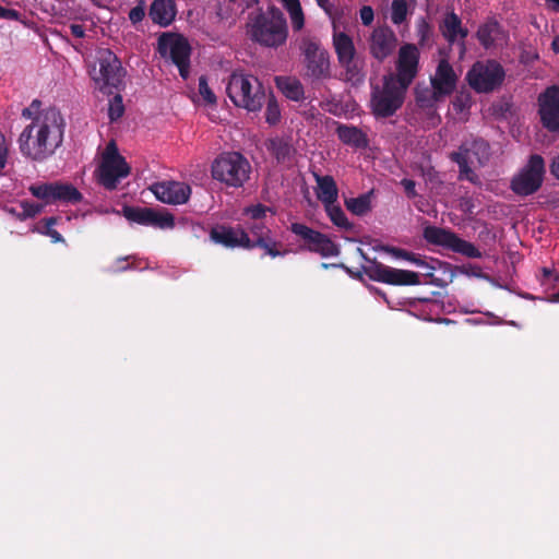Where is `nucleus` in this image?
<instances>
[{"label": "nucleus", "instance_id": "f257e3e1", "mask_svg": "<svg viewBox=\"0 0 559 559\" xmlns=\"http://www.w3.org/2000/svg\"><path fill=\"white\" fill-rule=\"evenodd\" d=\"M40 100L34 99L22 110V117L32 119L19 136V147L23 156L44 162L52 156L63 142L66 121L59 109L48 107L43 110Z\"/></svg>", "mask_w": 559, "mask_h": 559}, {"label": "nucleus", "instance_id": "f03ea898", "mask_svg": "<svg viewBox=\"0 0 559 559\" xmlns=\"http://www.w3.org/2000/svg\"><path fill=\"white\" fill-rule=\"evenodd\" d=\"M287 20L275 5H269L266 10L259 9L255 14H250L246 25L248 38L264 48L277 49L284 46L288 38Z\"/></svg>", "mask_w": 559, "mask_h": 559}, {"label": "nucleus", "instance_id": "7ed1b4c3", "mask_svg": "<svg viewBox=\"0 0 559 559\" xmlns=\"http://www.w3.org/2000/svg\"><path fill=\"white\" fill-rule=\"evenodd\" d=\"M226 93L236 107L252 112L261 110L266 97L261 81L243 71H235L230 74Z\"/></svg>", "mask_w": 559, "mask_h": 559}, {"label": "nucleus", "instance_id": "20e7f679", "mask_svg": "<svg viewBox=\"0 0 559 559\" xmlns=\"http://www.w3.org/2000/svg\"><path fill=\"white\" fill-rule=\"evenodd\" d=\"M250 173L249 160L238 152L223 153L212 164V177L228 187H242Z\"/></svg>", "mask_w": 559, "mask_h": 559}, {"label": "nucleus", "instance_id": "39448f33", "mask_svg": "<svg viewBox=\"0 0 559 559\" xmlns=\"http://www.w3.org/2000/svg\"><path fill=\"white\" fill-rule=\"evenodd\" d=\"M126 70L120 59L108 48L97 51L96 64L91 70L92 79L104 93L111 94L112 88L119 91L123 86Z\"/></svg>", "mask_w": 559, "mask_h": 559}, {"label": "nucleus", "instance_id": "423d86ee", "mask_svg": "<svg viewBox=\"0 0 559 559\" xmlns=\"http://www.w3.org/2000/svg\"><path fill=\"white\" fill-rule=\"evenodd\" d=\"M408 88L397 84L391 76H383L381 87L372 88L370 108L377 119L392 117L403 106Z\"/></svg>", "mask_w": 559, "mask_h": 559}, {"label": "nucleus", "instance_id": "0eeeda50", "mask_svg": "<svg viewBox=\"0 0 559 559\" xmlns=\"http://www.w3.org/2000/svg\"><path fill=\"white\" fill-rule=\"evenodd\" d=\"M130 166L126 158L120 155L117 144L110 141L102 156V162L98 166V182L106 190H115L119 180L126 178L130 174Z\"/></svg>", "mask_w": 559, "mask_h": 559}, {"label": "nucleus", "instance_id": "6e6552de", "mask_svg": "<svg viewBox=\"0 0 559 559\" xmlns=\"http://www.w3.org/2000/svg\"><path fill=\"white\" fill-rule=\"evenodd\" d=\"M544 175V158L538 154H533L526 165L511 179L510 189L519 197L532 195L540 189Z\"/></svg>", "mask_w": 559, "mask_h": 559}, {"label": "nucleus", "instance_id": "1a4fd4ad", "mask_svg": "<svg viewBox=\"0 0 559 559\" xmlns=\"http://www.w3.org/2000/svg\"><path fill=\"white\" fill-rule=\"evenodd\" d=\"M360 252H362L359 249ZM366 265L362 266L364 273L374 282L384 283L393 286H415L420 284L419 275L416 272L401 270L388 266L376 259H370L361 253Z\"/></svg>", "mask_w": 559, "mask_h": 559}, {"label": "nucleus", "instance_id": "9d476101", "mask_svg": "<svg viewBox=\"0 0 559 559\" xmlns=\"http://www.w3.org/2000/svg\"><path fill=\"white\" fill-rule=\"evenodd\" d=\"M159 55L169 59L179 70V74L187 80L190 73L191 47L188 40L180 35L164 33L157 41Z\"/></svg>", "mask_w": 559, "mask_h": 559}, {"label": "nucleus", "instance_id": "9b49d317", "mask_svg": "<svg viewBox=\"0 0 559 559\" xmlns=\"http://www.w3.org/2000/svg\"><path fill=\"white\" fill-rule=\"evenodd\" d=\"M300 50L304 55L307 78L312 81H324L331 78L330 55L319 40L304 38Z\"/></svg>", "mask_w": 559, "mask_h": 559}, {"label": "nucleus", "instance_id": "f8f14e48", "mask_svg": "<svg viewBox=\"0 0 559 559\" xmlns=\"http://www.w3.org/2000/svg\"><path fill=\"white\" fill-rule=\"evenodd\" d=\"M289 230L299 238L301 250L320 254L322 258L336 257L341 250L331 238L302 223H292Z\"/></svg>", "mask_w": 559, "mask_h": 559}, {"label": "nucleus", "instance_id": "ddd939ff", "mask_svg": "<svg viewBox=\"0 0 559 559\" xmlns=\"http://www.w3.org/2000/svg\"><path fill=\"white\" fill-rule=\"evenodd\" d=\"M506 76L503 67L496 60L477 61L467 72V81L478 93H489L499 87Z\"/></svg>", "mask_w": 559, "mask_h": 559}, {"label": "nucleus", "instance_id": "4468645a", "mask_svg": "<svg viewBox=\"0 0 559 559\" xmlns=\"http://www.w3.org/2000/svg\"><path fill=\"white\" fill-rule=\"evenodd\" d=\"M424 239L436 246H442L453 252L467 258L479 259L483 257L478 248L472 242L460 238L455 233L437 226H427L423 231Z\"/></svg>", "mask_w": 559, "mask_h": 559}, {"label": "nucleus", "instance_id": "2eb2a0df", "mask_svg": "<svg viewBox=\"0 0 559 559\" xmlns=\"http://www.w3.org/2000/svg\"><path fill=\"white\" fill-rule=\"evenodd\" d=\"M31 193L44 201L45 204L71 203L76 204L83 199L82 193L69 182H48L33 185L29 187Z\"/></svg>", "mask_w": 559, "mask_h": 559}, {"label": "nucleus", "instance_id": "dca6fc26", "mask_svg": "<svg viewBox=\"0 0 559 559\" xmlns=\"http://www.w3.org/2000/svg\"><path fill=\"white\" fill-rule=\"evenodd\" d=\"M419 49L414 44H404L400 47L396 59L395 74H388L394 82L408 88L419 71Z\"/></svg>", "mask_w": 559, "mask_h": 559}, {"label": "nucleus", "instance_id": "f3484780", "mask_svg": "<svg viewBox=\"0 0 559 559\" xmlns=\"http://www.w3.org/2000/svg\"><path fill=\"white\" fill-rule=\"evenodd\" d=\"M542 126L549 132L559 133V85L546 87L537 97Z\"/></svg>", "mask_w": 559, "mask_h": 559}, {"label": "nucleus", "instance_id": "a211bd4d", "mask_svg": "<svg viewBox=\"0 0 559 559\" xmlns=\"http://www.w3.org/2000/svg\"><path fill=\"white\" fill-rule=\"evenodd\" d=\"M122 213L129 222L143 226H153L160 229L173 228L175 226V219L170 213H162L152 207L124 205Z\"/></svg>", "mask_w": 559, "mask_h": 559}, {"label": "nucleus", "instance_id": "6ab92c4d", "mask_svg": "<svg viewBox=\"0 0 559 559\" xmlns=\"http://www.w3.org/2000/svg\"><path fill=\"white\" fill-rule=\"evenodd\" d=\"M368 44L370 55L379 62H383L394 52L397 37L390 26H378L371 32Z\"/></svg>", "mask_w": 559, "mask_h": 559}, {"label": "nucleus", "instance_id": "aec40b11", "mask_svg": "<svg viewBox=\"0 0 559 559\" xmlns=\"http://www.w3.org/2000/svg\"><path fill=\"white\" fill-rule=\"evenodd\" d=\"M150 189L157 200L167 204H185L191 195L189 185L173 180L155 182Z\"/></svg>", "mask_w": 559, "mask_h": 559}, {"label": "nucleus", "instance_id": "412c9836", "mask_svg": "<svg viewBox=\"0 0 559 559\" xmlns=\"http://www.w3.org/2000/svg\"><path fill=\"white\" fill-rule=\"evenodd\" d=\"M210 239L225 248H243L249 245V234L240 226L231 227L224 224L215 225L210 230Z\"/></svg>", "mask_w": 559, "mask_h": 559}, {"label": "nucleus", "instance_id": "4be33fe9", "mask_svg": "<svg viewBox=\"0 0 559 559\" xmlns=\"http://www.w3.org/2000/svg\"><path fill=\"white\" fill-rule=\"evenodd\" d=\"M439 29L449 45L461 43V53L465 52L464 40L468 36V29L463 26L461 17L454 12H447L439 24Z\"/></svg>", "mask_w": 559, "mask_h": 559}, {"label": "nucleus", "instance_id": "5701e85b", "mask_svg": "<svg viewBox=\"0 0 559 559\" xmlns=\"http://www.w3.org/2000/svg\"><path fill=\"white\" fill-rule=\"evenodd\" d=\"M456 74L448 60L441 59L438 63L435 75L430 79L433 87L443 98L450 96L456 86Z\"/></svg>", "mask_w": 559, "mask_h": 559}, {"label": "nucleus", "instance_id": "b1692460", "mask_svg": "<svg viewBox=\"0 0 559 559\" xmlns=\"http://www.w3.org/2000/svg\"><path fill=\"white\" fill-rule=\"evenodd\" d=\"M455 153L461 154L468 159L473 156L476 158L478 166L484 167L488 164L491 157V147L489 142L485 139L474 138L472 140L464 141Z\"/></svg>", "mask_w": 559, "mask_h": 559}, {"label": "nucleus", "instance_id": "393cba45", "mask_svg": "<svg viewBox=\"0 0 559 559\" xmlns=\"http://www.w3.org/2000/svg\"><path fill=\"white\" fill-rule=\"evenodd\" d=\"M335 133L338 140L356 150H365L369 146V139L366 132L353 124L337 122Z\"/></svg>", "mask_w": 559, "mask_h": 559}, {"label": "nucleus", "instance_id": "a878e982", "mask_svg": "<svg viewBox=\"0 0 559 559\" xmlns=\"http://www.w3.org/2000/svg\"><path fill=\"white\" fill-rule=\"evenodd\" d=\"M265 147L276 159L277 164L290 163L296 154V150L290 141L282 136H275L266 140Z\"/></svg>", "mask_w": 559, "mask_h": 559}, {"label": "nucleus", "instance_id": "bb28decb", "mask_svg": "<svg viewBox=\"0 0 559 559\" xmlns=\"http://www.w3.org/2000/svg\"><path fill=\"white\" fill-rule=\"evenodd\" d=\"M177 13L174 0H154L151 4L148 15L155 24L168 26Z\"/></svg>", "mask_w": 559, "mask_h": 559}, {"label": "nucleus", "instance_id": "cd10ccee", "mask_svg": "<svg viewBox=\"0 0 559 559\" xmlns=\"http://www.w3.org/2000/svg\"><path fill=\"white\" fill-rule=\"evenodd\" d=\"M314 179L318 186L317 198L323 205L335 203L338 197V188L334 178L330 175L321 176L314 174Z\"/></svg>", "mask_w": 559, "mask_h": 559}, {"label": "nucleus", "instance_id": "c85d7f7f", "mask_svg": "<svg viewBox=\"0 0 559 559\" xmlns=\"http://www.w3.org/2000/svg\"><path fill=\"white\" fill-rule=\"evenodd\" d=\"M501 34V25L496 19L490 17L485 23L479 25L476 32V37L479 44L484 48L488 49L495 45L496 40L499 38Z\"/></svg>", "mask_w": 559, "mask_h": 559}, {"label": "nucleus", "instance_id": "c756f323", "mask_svg": "<svg viewBox=\"0 0 559 559\" xmlns=\"http://www.w3.org/2000/svg\"><path fill=\"white\" fill-rule=\"evenodd\" d=\"M333 46L338 62L349 61L356 57V48L349 35L344 32L334 33Z\"/></svg>", "mask_w": 559, "mask_h": 559}, {"label": "nucleus", "instance_id": "7c9ffc66", "mask_svg": "<svg viewBox=\"0 0 559 559\" xmlns=\"http://www.w3.org/2000/svg\"><path fill=\"white\" fill-rule=\"evenodd\" d=\"M276 86L290 100L300 102L304 99L305 91L299 80L290 76H277Z\"/></svg>", "mask_w": 559, "mask_h": 559}, {"label": "nucleus", "instance_id": "2f4dec72", "mask_svg": "<svg viewBox=\"0 0 559 559\" xmlns=\"http://www.w3.org/2000/svg\"><path fill=\"white\" fill-rule=\"evenodd\" d=\"M282 242L275 240L271 234H266L263 238L258 240H251L249 237V245L247 246V250H252L254 248L263 249L265 254L271 258L284 257L287 253V250H281Z\"/></svg>", "mask_w": 559, "mask_h": 559}, {"label": "nucleus", "instance_id": "473e14b6", "mask_svg": "<svg viewBox=\"0 0 559 559\" xmlns=\"http://www.w3.org/2000/svg\"><path fill=\"white\" fill-rule=\"evenodd\" d=\"M443 99L433 87L417 86L415 90L416 105L423 110H433V106Z\"/></svg>", "mask_w": 559, "mask_h": 559}, {"label": "nucleus", "instance_id": "72a5a7b5", "mask_svg": "<svg viewBox=\"0 0 559 559\" xmlns=\"http://www.w3.org/2000/svg\"><path fill=\"white\" fill-rule=\"evenodd\" d=\"M450 159L457 164L459 166V179L460 180H467L473 185L480 186L481 181L479 179V176L472 169L469 163L471 159L462 156L461 154H457L455 152H452L450 154Z\"/></svg>", "mask_w": 559, "mask_h": 559}, {"label": "nucleus", "instance_id": "f704fd0d", "mask_svg": "<svg viewBox=\"0 0 559 559\" xmlns=\"http://www.w3.org/2000/svg\"><path fill=\"white\" fill-rule=\"evenodd\" d=\"M373 190L360 194L357 198L345 199L346 209L356 216H364L371 211V197Z\"/></svg>", "mask_w": 559, "mask_h": 559}, {"label": "nucleus", "instance_id": "c9c22d12", "mask_svg": "<svg viewBox=\"0 0 559 559\" xmlns=\"http://www.w3.org/2000/svg\"><path fill=\"white\" fill-rule=\"evenodd\" d=\"M259 0H224L219 7L218 15L222 19H229L234 15L243 13L247 9L253 7Z\"/></svg>", "mask_w": 559, "mask_h": 559}, {"label": "nucleus", "instance_id": "e433bc0d", "mask_svg": "<svg viewBox=\"0 0 559 559\" xmlns=\"http://www.w3.org/2000/svg\"><path fill=\"white\" fill-rule=\"evenodd\" d=\"M288 12L292 27L295 32H299L305 26V14L299 0H278Z\"/></svg>", "mask_w": 559, "mask_h": 559}, {"label": "nucleus", "instance_id": "4c0bfd02", "mask_svg": "<svg viewBox=\"0 0 559 559\" xmlns=\"http://www.w3.org/2000/svg\"><path fill=\"white\" fill-rule=\"evenodd\" d=\"M324 209L329 218L335 226L345 230H350L353 228V224L348 221L340 205H336L335 203L325 204Z\"/></svg>", "mask_w": 559, "mask_h": 559}, {"label": "nucleus", "instance_id": "58836bf2", "mask_svg": "<svg viewBox=\"0 0 559 559\" xmlns=\"http://www.w3.org/2000/svg\"><path fill=\"white\" fill-rule=\"evenodd\" d=\"M338 63L345 69L347 81L357 83L364 80L365 73L362 72V67L356 57L352 58L349 61Z\"/></svg>", "mask_w": 559, "mask_h": 559}, {"label": "nucleus", "instance_id": "ea45409f", "mask_svg": "<svg viewBox=\"0 0 559 559\" xmlns=\"http://www.w3.org/2000/svg\"><path fill=\"white\" fill-rule=\"evenodd\" d=\"M408 262L417 265V266H420L423 269H429V270H437V269H441V267H444V269H448L450 267V264L449 263H445V262H442L438 259H433V258H430L429 261H427V259L420 254H417V253H414V252H411L409 257H408Z\"/></svg>", "mask_w": 559, "mask_h": 559}, {"label": "nucleus", "instance_id": "a19ab883", "mask_svg": "<svg viewBox=\"0 0 559 559\" xmlns=\"http://www.w3.org/2000/svg\"><path fill=\"white\" fill-rule=\"evenodd\" d=\"M408 13L406 0H393L391 4V21L395 25L405 22Z\"/></svg>", "mask_w": 559, "mask_h": 559}, {"label": "nucleus", "instance_id": "79ce46f5", "mask_svg": "<svg viewBox=\"0 0 559 559\" xmlns=\"http://www.w3.org/2000/svg\"><path fill=\"white\" fill-rule=\"evenodd\" d=\"M265 103H266L265 121L270 126H275L281 120V109L277 104V100L275 99V97L273 95H271L267 100L265 99Z\"/></svg>", "mask_w": 559, "mask_h": 559}, {"label": "nucleus", "instance_id": "37998d69", "mask_svg": "<svg viewBox=\"0 0 559 559\" xmlns=\"http://www.w3.org/2000/svg\"><path fill=\"white\" fill-rule=\"evenodd\" d=\"M124 114V105L122 100V96L120 94H115V96L109 100L108 104V117L110 121H117Z\"/></svg>", "mask_w": 559, "mask_h": 559}, {"label": "nucleus", "instance_id": "c03bdc74", "mask_svg": "<svg viewBox=\"0 0 559 559\" xmlns=\"http://www.w3.org/2000/svg\"><path fill=\"white\" fill-rule=\"evenodd\" d=\"M41 223L44 225L43 234L50 237L52 242H64L61 234L53 229V226L58 223V217H45L41 219Z\"/></svg>", "mask_w": 559, "mask_h": 559}, {"label": "nucleus", "instance_id": "a18cd8bd", "mask_svg": "<svg viewBox=\"0 0 559 559\" xmlns=\"http://www.w3.org/2000/svg\"><path fill=\"white\" fill-rule=\"evenodd\" d=\"M199 93L207 104H215L216 96L207 84V79L204 75L199 78Z\"/></svg>", "mask_w": 559, "mask_h": 559}, {"label": "nucleus", "instance_id": "49530a36", "mask_svg": "<svg viewBox=\"0 0 559 559\" xmlns=\"http://www.w3.org/2000/svg\"><path fill=\"white\" fill-rule=\"evenodd\" d=\"M249 233L252 236L251 240H258L263 238L266 234H271V229L266 227L263 223L255 222L251 224L249 227Z\"/></svg>", "mask_w": 559, "mask_h": 559}, {"label": "nucleus", "instance_id": "de8ad7c7", "mask_svg": "<svg viewBox=\"0 0 559 559\" xmlns=\"http://www.w3.org/2000/svg\"><path fill=\"white\" fill-rule=\"evenodd\" d=\"M21 205H22V209H23V216L24 217H35L37 214H39L43 211V205L41 204H37V203L28 202V201H23L21 203Z\"/></svg>", "mask_w": 559, "mask_h": 559}, {"label": "nucleus", "instance_id": "09e8293b", "mask_svg": "<svg viewBox=\"0 0 559 559\" xmlns=\"http://www.w3.org/2000/svg\"><path fill=\"white\" fill-rule=\"evenodd\" d=\"M145 16V5L144 2L141 1L138 5L132 8L129 12V20L132 24L140 23Z\"/></svg>", "mask_w": 559, "mask_h": 559}, {"label": "nucleus", "instance_id": "8fccbe9b", "mask_svg": "<svg viewBox=\"0 0 559 559\" xmlns=\"http://www.w3.org/2000/svg\"><path fill=\"white\" fill-rule=\"evenodd\" d=\"M267 211H270V209L263 204H257L246 209V213L254 221L264 217Z\"/></svg>", "mask_w": 559, "mask_h": 559}, {"label": "nucleus", "instance_id": "3c124183", "mask_svg": "<svg viewBox=\"0 0 559 559\" xmlns=\"http://www.w3.org/2000/svg\"><path fill=\"white\" fill-rule=\"evenodd\" d=\"M361 23L365 26H369L374 19L373 9L370 5H364L359 11Z\"/></svg>", "mask_w": 559, "mask_h": 559}, {"label": "nucleus", "instance_id": "603ef678", "mask_svg": "<svg viewBox=\"0 0 559 559\" xmlns=\"http://www.w3.org/2000/svg\"><path fill=\"white\" fill-rule=\"evenodd\" d=\"M401 186L409 199H414L418 195L416 191V182L413 179L404 178L401 180Z\"/></svg>", "mask_w": 559, "mask_h": 559}, {"label": "nucleus", "instance_id": "864d4df0", "mask_svg": "<svg viewBox=\"0 0 559 559\" xmlns=\"http://www.w3.org/2000/svg\"><path fill=\"white\" fill-rule=\"evenodd\" d=\"M383 250L385 252L391 253L394 258L408 260V257L411 254V251H407L405 249L396 248V247H384Z\"/></svg>", "mask_w": 559, "mask_h": 559}, {"label": "nucleus", "instance_id": "5fc2aeb1", "mask_svg": "<svg viewBox=\"0 0 559 559\" xmlns=\"http://www.w3.org/2000/svg\"><path fill=\"white\" fill-rule=\"evenodd\" d=\"M20 12L14 9H8L0 5V17L16 21L20 19Z\"/></svg>", "mask_w": 559, "mask_h": 559}, {"label": "nucleus", "instance_id": "6e6d98bb", "mask_svg": "<svg viewBox=\"0 0 559 559\" xmlns=\"http://www.w3.org/2000/svg\"><path fill=\"white\" fill-rule=\"evenodd\" d=\"M426 270V273L424 274L426 277L430 278V283L438 286V287H444L448 282L442 280V278H438L435 276V271L436 270H429V269H425Z\"/></svg>", "mask_w": 559, "mask_h": 559}, {"label": "nucleus", "instance_id": "4d7b16f0", "mask_svg": "<svg viewBox=\"0 0 559 559\" xmlns=\"http://www.w3.org/2000/svg\"><path fill=\"white\" fill-rule=\"evenodd\" d=\"M131 257H126V258H119L117 259L116 261V266L112 269V272H123V271H127L129 269H132L133 265L132 264H124V262H127Z\"/></svg>", "mask_w": 559, "mask_h": 559}, {"label": "nucleus", "instance_id": "13d9d810", "mask_svg": "<svg viewBox=\"0 0 559 559\" xmlns=\"http://www.w3.org/2000/svg\"><path fill=\"white\" fill-rule=\"evenodd\" d=\"M460 206H461V210L464 211L465 213H468V214H473V210H474V202L471 198H461L460 200Z\"/></svg>", "mask_w": 559, "mask_h": 559}, {"label": "nucleus", "instance_id": "bf43d9fd", "mask_svg": "<svg viewBox=\"0 0 559 559\" xmlns=\"http://www.w3.org/2000/svg\"><path fill=\"white\" fill-rule=\"evenodd\" d=\"M425 114L430 121L431 127H436L441 121V118L437 112V105L433 106V110H425Z\"/></svg>", "mask_w": 559, "mask_h": 559}, {"label": "nucleus", "instance_id": "052dcab7", "mask_svg": "<svg viewBox=\"0 0 559 559\" xmlns=\"http://www.w3.org/2000/svg\"><path fill=\"white\" fill-rule=\"evenodd\" d=\"M69 29L71 35L76 38H83L85 36V28L81 24H71Z\"/></svg>", "mask_w": 559, "mask_h": 559}, {"label": "nucleus", "instance_id": "680f3d73", "mask_svg": "<svg viewBox=\"0 0 559 559\" xmlns=\"http://www.w3.org/2000/svg\"><path fill=\"white\" fill-rule=\"evenodd\" d=\"M317 4L329 15L332 16L334 5L330 0H316Z\"/></svg>", "mask_w": 559, "mask_h": 559}, {"label": "nucleus", "instance_id": "e2e57ef3", "mask_svg": "<svg viewBox=\"0 0 559 559\" xmlns=\"http://www.w3.org/2000/svg\"><path fill=\"white\" fill-rule=\"evenodd\" d=\"M550 174L559 180V155H556L549 166Z\"/></svg>", "mask_w": 559, "mask_h": 559}, {"label": "nucleus", "instance_id": "0e129e2a", "mask_svg": "<svg viewBox=\"0 0 559 559\" xmlns=\"http://www.w3.org/2000/svg\"><path fill=\"white\" fill-rule=\"evenodd\" d=\"M4 136L0 132V170L4 168L7 162V152L3 147Z\"/></svg>", "mask_w": 559, "mask_h": 559}, {"label": "nucleus", "instance_id": "69168bd1", "mask_svg": "<svg viewBox=\"0 0 559 559\" xmlns=\"http://www.w3.org/2000/svg\"><path fill=\"white\" fill-rule=\"evenodd\" d=\"M547 8L556 13H559V0H544Z\"/></svg>", "mask_w": 559, "mask_h": 559}, {"label": "nucleus", "instance_id": "338daca9", "mask_svg": "<svg viewBox=\"0 0 559 559\" xmlns=\"http://www.w3.org/2000/svg\"><path fill=\"white\" fill-rule=\"evenodd\" d=\"M551 46H552L554 51L559 53V35L555 37Z\"/></svg>", "mask_w": 559, "mask_h": 559}, {"label": "nucleus", "instance_id": "774afa93", "mask_svg": "<svg viewBox=\"0 0 559 559\" xmlns=\"http://www.w3.org/2000/svg\"><path fill=\"white\" fill-rule=\"evenodd\" d=\"M543 274H544V276H545L546 278H548V277L552 276L554 271H552V270H550V269H548V267H544V269H543Z\"/></svg>", "mask_w": 559, "mask_h": 559}]
</instances>
